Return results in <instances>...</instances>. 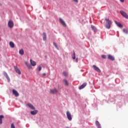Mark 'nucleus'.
Returning <instances> with one entry per match:
<instances>
[{
	"label": "nucleus",
	"instance_id": "nucleus-1",
	"mask_svg": "<svg viewBox=\"0 0 128 128\" xmlns=\"http://www.w3.org/2000/svg\"><path fill=\"white\" fill-rule=\"evenodd\" d=\"M105 28H108V30H110V26L112 24V20H110V19L108 18H105Z\"/></svg>",
	"mask_w": 128,
	"mask_h": 128
},
{
	"label": "nucleus",
	"instance_id": "nucleus-2",
	"mask_svg": "<svg viewBox=\"0 0 128 128\" xmlns=\"http://www.w3.org/2000/svg\"><path fill=\"white\" fill-rule=\"evenodd\" d=\"M66 114L68 120L70 121L72 120V114H70V111H67Z\"/></svg>",
	"mask_w": 128,
	"mask_h": 128
},
{
	"label": "nucleus",
	"instance_id": "nucleus-3",
	"mask_svg": "<svg viewBox=\"0 0 128 128\" xmlns=\"http://www.w3.org/2000/svg\"><path fill=\"white\" fill-rule=\"evenodd\" d=\"M120 13L122 14V16H124V18H126L127 20H128V15L126 14V12H124V11L120 10Z\"/></svg>",
	"mask_w": 128,
	"mask_h": 128
},
{
	"label": "nucleus",
	"instance_id": "nucleus-4",
	"mask_svg": "<svg viewBox=\"0 0 128 128\" xmlns=\"http://www.w3.org/2000/svg\"><path fill=\"white\" fill-rule=\"evenodd\" d=\"M3 74L4 76H5V78H6V80H8V82H10V77L8 76V75L6 72L5 71L3 72Z\"/></svg>",
	"mask_w": 128,
	"mask_h": 128
},
{
	"label": "nucleus",
	"instance_id": "nucleus-5",
	"mask_svg": "<svg viewBox=\"0 0 128 128\" xmlns=\"http://www.w3.org/2000/svg\"><path fill=\"white\" fill-rule=\"evenodd\" d=\"M58 90H56V88H53V89L50 90V93L52 94H58Z\"/></svg>",
	"mask_w": 128,
	"mask_h": 128
},
{
	"label": "nucleus",
	"instance_id": "nucleus-6",
	"mask_svg": "<svg viewBox=\"0 0 128 128\" xmlns=\"http://www.w3.org/2000/svg\"><path fill=\"white\" fill-rule=\"evenodd\" d=\"M8 26L10 28H14V22L12 20H9L8 22Z\"/></svg>",
	"mask_w": 128,
	"mask_h": 128
},
{
	"label": "nucleus",
	"instance_id": "nucleus-7",
	"mask_svg": "<svg viewBox=\"0 0 128 128\" xmlns=\"http://www.w3.org/2000/svg\"><path fill=\"white\" fill-rule=\"evenodd\" d=\"M14 69L16 71V72L18 74H22V72H20V70L16 66H14Z\"/></svg>",
	"mask_w": 128,
	"mask_h": 128
},
{
	"label": "nucleus",
	"instance_id": "nucleus-8",
	"mask_svg": "<svg viewBox=\"0 0 128 128\" xmlns=\"http://www.w3.org/2000/svg\"><path fill=\"white\" fill-rule=\"evenodd\" d=\"M92 68H94V70L98 72H102L100 69V68H98V67L96 66V65H93Z\"/></svg>",
	"mask_w": 128,
	"mask_h": 128
},
{
	"label": "nucleus",
	"instance_id": "nucleus-9",
	"mask_svg": "<svg viewBox=\"0 0 128 128\" xmlns=\"http://www.w3.org/2000/svg\"><path fill=\"white\" fill-rule=\"evenodd\" d=\"M59 20L60 22L62 24L63 26H66V22L62 20V18H59Z\"/></svg>",
	"mask_w": 128,
	"mask_h": 128
},
{
	"label": "nucleus",
	"instance_id": "nucleus-10",
	"mask_svg": "<svg viewBox=\"0 0 128 128\" xmlns=\"http://www.w3.org/2000/svg\"><path fill=\"white\" fill-rule=\"evenodd\" d=\"M114 22L118 26V28H124V26L120 24V22H118L117 21H114Z\"/></svg>",
	"mask_w": 128,
	"mask_h": 128
},
{
	"label": "nucleus",
	"instance_id": "nucleus-11",
	"mask_svg": "<svg viewBox=\"0 0 128 128\" xmlns=\"http://www.w3.org/2000/svg\"><path fill=\"white\" fill-rule=\"evenodd\" d=\"M86 84H88V83L86 82L83 83L80 86H79V90H82V88H84L86 86Z\"/></svg>",
	"mask_w": 128,
	"mask_h": 128
},
{
	"label": "nucleus",
	"instance_id": "nucleus-12",
	"mask_svg": "<svg viewBox=\"0 0 128 128\" xmlns=\"http://www.w3.org/2000/svg\"><path fill=\"white\" fill-rule=\"evenodd\" d=\"M27 106H28V108H30L31 110H36V108H34V105H32V104L30 103H28L27 104Z\"/></svg>",
	"mask_w": 128,
	"mask_h": 128
},
{
	"label": "nucleus",
	"instance_id": "nucleus-13",
	"mask_svg": "<svg viewBox=\"0 0 128 128\" xmlns=\"http://www.w3.org/2000/svg\"><path fill=\"white\" fill-rule=\"evenodd\" d=\"M12 94H14V96H20L18 92V91L14 89L12 90Z\"/></svg>",
	"mask_w": 128,
	"mask_h": 128
},
{
	"label": "nucleus",
	"instance_id": "nucleus-14",
	"mask_svg": "<svg viewBox=\"0 0 128 128\" xmlns=\"http://www.w3.org/2000/svg\"><path fill=\"white\" fill-rule=\"evenodd\" d=\"M30 62L31 66H36V62L32 60V59L30 60Z\"/></svg>",
	"mask_w": 128,
	"mask_h": 128
},
{
	"label": "nucleus",
	"instance_id": "nucleus-15",
	"mask_svg": "<svg viewBox=\"0 0 128 128\" xmlns=\"http://www.w3.org/2000/svg\"><path fill=\"white\" fill-rule=\"evenodd\" d=\"M38 110H34L33 111H31L30 112V114H32V116H35V114H38Z\"/></svg>",
	"mask_w": 128,
	"mask_h": 128
},
{
	"label": "nucleus",
	"instance_id": "nucleus-16",
	"mask_svg": "<svg viewBox=\"0 0 128 128\" xmlns=\"http://www.w3.org/2000/svg\"><path fill=\"white\" fill-rule=\"evenodd\" d=\"M108 60H114V58L110 54L108 55Z\"/></svg>",
	"mask_w": 128,
	"mask_h": 128
},
{
	"label": "nucleus",
	"instance_id": "nucleus-17",
	"mask_svg": "<svg viewBox=\"0 0 128 128\" xmlns=\"http://www.w3.org/2000/svg\"><path fill=\"white\" fill-rule=\"evenodd\" d=\"M91 28L94 32H98V29H96V28L94 25H91Z\"/></svg>",
	"mask_w": 128,
	"mask_h": 128
},
{
	"label": "nucleus",
	"instance_id": "nucleus-18",
	"mask_svg": "<svg viewBox=\"0 0 128 128\" xmlns=\"http://www.w3.org/2000/svg\"><path fill=\"white\" fill-rule=\"evenodd\" d=\"M96 124L98 128H102V126H100V122H98V121L96 122Z\"/></svg>",
	"mask_w": 128,
	"mask_h": 128
},
{
	"label": "nucleus",
	"instance_id": "nucleus-19",
	"mask_svg": "<svg viewBox=\"0 0 128 128\" xmlns=\"http://www.w3.org/2000/svg\"><path fill=\"white\" fill-rule=\"evenodd\" d=\"M43 40H46V34L45 32H43Z\"/></svg>",
	"mask_w": 128,
	"mask_h": 128
},
{
	"label": "nucleus",
	"instance_id": "nucleus-20",
	"mask_svg": "<svg viewBox=\"0 0 128 128\" xmlns=\"http://www.w3.org/2000/svg\"><path fill=\"white\" fill-rule=\"evenodd\" d=\"M10 48H14V42H10Z\"/></svg>",
	"mask_w": 128,
	"mask_h": 128
},
{
	"label": "nucleus",
	"instance_id": "nucleus-21",
	"mask_svg": "<svg viewBox=\"0 0 128 128\" xmlns=\"http://www.w3.org/2000/svg\"><path fill=\"white\" fill-rule=\"evenodd\" d=\"M19 54H21V56H24V50L22 49L19 50Z\"/></svg>",
	"mask_w": 128,
	"mask_h": 128
},
{
	"label": "nucleus",
	"instance_id": "nucleus-22",
	"mask_svg": "<svg viewBox=\"0 0 128 128\" xmlns=\"http://www.w3.org/2000/svg\"><path fill=\"white\" fill-rule=\"evenodd\" d=\"M4 118V115H0V124H2V118Z\"/></svg>",
	"mask_w": 128,
	"mask_h": 128
},
{
	"label": "nucleus",
	"instance_id": "nucleus-23",
	"mask_svg": "<svg viewBox=\"0 0 128 128\" xmlns=\"http://www.w3.org/2000/svg\"><path fill=\"white\" fill-rule=\"evenodd\" d=\"M25 64L26 65V66H28V68H32V66L30 65V63H28V62H25Z\"/></svg>",
	"mask_w": 128,
	"mask_h": 128
},
{
	"label": "nucleus",
	"instance_id": "nucleus-24",
	"mask_svg": "<svg viewBox=\"0 0 128 128\" xmlns=\"http://www.w3.org/2000/svg\"><path fill=\"white\" fill-rule=\"evenodd\" d=\"M62 74L64 76H68V73L66 71H64Z\"/></svg>",
	"mask_w": 128,
	"mask_h": 128
},
{
	"label": "nucleus",
	"instance_id": "nucleus-25",
	"mask_svg": "<svg viewBox=\"0 0 128 128\" xmlns=\"http://www.w3.org/2000/svg\"><path fill=\"white\" fill-rule=\"evenodd\" d=\"M64 82L65 83L66 86H68L69 84H68V80L64 79Z\"/></svg>",
	"mask_w": 128,
	"mask_h": 128
},
{
	"label": "nucleus",
	"instance_id": "nucleus-26",
	"mask_svg": "<svg viewBox=\"0 0 128 128\" xmlns=\"http://www.w3.org/2000/svg\"><path fill=\"white\" fill-rule=\"evenodd\" d=\"M72 58H73V60H76V52H74V50H73Z\"/></svg>",
	"mask_w": 128,
	"mask_h": 128
},
{
	"label": "nucleus",
	"instance_id": "nucleus-27",
	"mask_svg": "<svg viewBox=\"0 0 128 128\" xmlns=\"http://www.w3.org/2000/svg\"><path fill=\"white\" fill-rule=\"evenodd\" d=\"M123 32H124V34H128V29L124 28L123 29Z\"/></svg>",
	"mask_w": 128,
	"mask_h": 128
},
{
	"label": "nucleus",
	"instance_id": "nucleus-28",
	"mask_svg": "<svg viewBox=\"0 0 128 128\" xmlns=\"http://www.w3.org/2000/svg\"><path fill=\"white\" fill-rule=\"evenodd\" d=\"M53 44L55 46V48H57V50H58V45H56V43L54 42Z\"/></svg>",
	"mask_w": 128,
	"mask_h": 128
},
{
	"label": "nucleus",
	"instance_id": "nucleus-29",
	"mask_svg": "<svg viewBox=\"0 0 128 128\" xmlns=\"http://www.w3.org/2000/svg\"><path fill=\"white\" fill-rule=\"evenodd\" d=\"M11 128H16V126H14V123H12L11 124Z\"/></svg>",
	"mask_w": 128,
	"mask_h": 128
},
{
	"label": "nucleus",
	"instance_id": "nucleus-30",
	"mask_svg": "<svg viewBox=\"0 0 128 128\" xmlns=\"http://www.w3.org/2000/svg\"><path fill=\"white\" fill-rule=\"evenodd\" d=\"M102 58H104L106 60V55H102Z\"/></svg>",
	"mask_w": 128,
	"mask_h": 128
},
{
	"label": "nucleus",
	"instance_id": "nucleus-31",
	"mask_svg": "<svg viewBox=\"0 0 128 128\" xmlns=\"http://www.w3.org/2000/svg\"><path fill=\"white\" fill-rule=\"evenodd\" d=\"M74 2H76V4H78V0H72Z\"/></svg>",
	"mask_w": 128,
	"mask_h": 128
},
{
	"label": "nucleus",
	"instance_id": "nucleus-32",
	"mask_svg": "<svg viewBox=\"0 0 128 128\" xmlns=\"http://www.w3.org/2000/svg\"><path fill=\"white\" fill-rule=\"evenodd\" d=\"M38 70H39V72H40V70H42V66H38Z\"/></svg>",
	"mask_w": 128,
	"mask_h": 128
},
{
	"label": "nucleus",
	"instance_id": "nucleus-33",
	"mask_svg": "<svg viewBox=\"0 0 128 128\" xmlns=\"http://www.w3.org/2000/svg\"><path fill=\"white\" fill-rule=\"evenodd\" d=\"M46 76V73H44V74H42V76Z\"/></svg>",
	"mask_w": 128,
	"mask_h": 128
},
{
	"label": "nucleus",
	"instance_id": "nucleus-34",
	"mask_svg": "<svg viewBox=\"0 0 128 128\" xmlns=\"http://www.w3.org/2000/svg\"><path fill=\"white\" fill-rule=\"evenodd\" d=\"M76 62H78V58L76 59Z\"/></svg>",
	"mask_w": 128,
	"mask_h": 128
},
{
	"label": "nucleus",
	"instance_id": "nucleus-35",
	"mask_svg": "<svg viewBox=\"0 0 128 128\" xmlns=\"http://www.w3.org/2000/svg\"><path fill=\"white\" fill-rule=\"evenodd\" d=\"M121 2H124V0H120Z\"/></svg>",
	"mask_w": 128,
	"mask_h": 128
},
{
	"label": "nucleus",
	"instance_id": "nucleus-36",
	"mask_svg": "<svg viewBox=\"0 0 128 128\" xmlns=\"http://www.w3.org/2000/svg\"><path fill=\"white\" fill-rule=\"evenodd\" d=\"M102 128V127H100V128Z\"/></svg>",
	"mask_w": 128,
	"mask_h": 128
}]
</instances>
